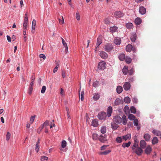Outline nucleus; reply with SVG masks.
<instances>
[{
	"label": "nucleus",
	"instance_id": "5701e85b",
	"mask_svg": "<svg viewBox=\"0 0 161 161\" xmlns=\"http://www.w3.org/2000/svg\"><path fill=\"white\" fill-rule=\"evenodd\" d=\"M33 84H32V83H30L28 89V93L29 95H31V94L32 93L33 89Z\"/></svg>",
	"mask_w": 161,
	"mask_h": 161
},
{
	"label": "nucleus",
	"instance_id": "4468645a",
	"mask_svg": "<svg viewBox=\"0 0 161 161\" xmlns=\"http://www.w3.org/2000/svg\"><path fill=\"white\" fill-rule=\"evenodd\" d=\"M139 12L142 15L145 14L146 13V9L143 6H141L139 8Z\"/></svg>",
	"mask_w": 161,
	"mask_h": 161
},
{
	"label": "nucleus",
	"instance_id": "864d4df0",
	"mask_svg": "<svg viewBox=\"0 0 161 161\" xmlns=\"http://www.w3.org/2000/svg\"><path fill=\"white\" fill-rule=\"evenodd\" d=\"M43 128V127L42 126V125H41V126L39 127V128L37 130V132L40 134L42 130V129Z\"/></svg>",
	"mask_w": 161,
	"mask_h": 161
},
{
	"label": "nucleus",
	"instance_id": "8fccbe9b",
	"mask_svg": "<svg viewBox=\"0 0 161 161\" xmlns=\"http://www.w3.org/2000/svg\"><path fill=\"white\" fill-rule=\"evenodd\" d=\"M134 124L136 126H138V120L137 119H136L134 120Z\"/></svg>",
	"mask_w": 161,
	"mask_h": 161
},
{
	"label": "nucleus",
	"instance_id": "473e14b6",
	"mask_svg": "<svg viewBox=\"0 0 161 161\" xmlns=\"http://www.w3.org/2000/svg\"><path fill=\"white\" fill-rule=\"evenodd\" d=\"M124 101L125 103H130V99L128 97H125L124 99Z\"/></svg>",
	"mask_w": 161,
	"mask_h": 161
},
{
	"label": "nucleus",
	"instance_id": "cd10ccee",
	"mask_svg": "<svg viewBox=\"0 0 161 161\" xmlns=\"http://www.w3.org/2000/svg\"><path fill=\"white\" fill-rule=\"evenodd\" d=\"M122 119L123 124L124 125H126L127 123V119L126 116L125 115H123Z\"/></svg>",
	"mask_w": 161,
	"mask_h": 161
},
{
	"label": "nucleus",
	"instance_id": "a211bd4d",
	"mask_svg": "<svg viewBox=\"0 0 161 161\" xmlns=\"http://www.w3.org/2000/svg\"><path fill=\"white\" fill-rule=\"evenodd\" d=\"M139 145L140 147L142 149H144L147 147L146 142H140Z\"/></svg>",
	"mask_w": 161,
	"mask_h": 161
},
{
	"label": "nucleus",
	"instance_id": "1a4fd4ad",
	"mask_svg": "<svg viewBox=\"0 0 161 161\" xmlns=\"http://www.w3.org/2000/svg\"><path fill=\"white\" fill-rule=\"evenodd\" d=\"M137 38V36L136 33L134 32L132 33L130 37L131 41L132 42H134Z\"/></svg>",
	"mask_w": 161,
	"mask_h": 161
},
{
	"label": "nucleus",
	"instance_id": "5fc2aeb1",
	"mask_svg": "<svg viewBox=\"0 0 161 161\" xmlns=\"http://www.w3.org/2000/svg\"><path fill=\"white\" fill-rule=\"evenodd\" d=\"M132 101L134 103H138V99L137 98L135 97L132 98Z\"/></svg>",
	"mask_w": 161,
	"mask_h": 161
},
{
	"label": "nucleus",
	"instance_id": "4be33fe9",
	"mask_svg": "<svg viewBox=\"0 0 161 161\" xmlns=\"http://www.w3.org/2000/svg\"><path fill=\"white\" fill-rule=\"evenodd\" d=\"M153 133L157 136H159L161 135V132L160 131L156 129H154L152 131Z\"/></svg>",
	"mask_w": 161,
	"mask_h": 161
},
{
	"label": "nucleus",
	"instance_id": "6e6d98bb",
	"mask_svg": "<svg viewBox=\"0 0 161 161\" xmlns=\"http://www.w3.org/2000/svg\"><path fill=\"white\" fill-rule=\"evenodd\" d=\"M135 80V77H131L129 79V82H133Z\"/></svg>",
	"mask_w": 161,
	"mask_h": 161
},
{
	"label": "nucleus",
	"instance_id": "680f3d73",
	"mask_svg": "<svg viewBox=\"0 0 161 161\" xmlns=\"http://www.w3.org/2000/svg\"><path fill=\"white\" fill-rule=\"evenodd\" d=\"M39 57L40 58H42L43 59H46V56H45L43 54H41L39 55Z\"/></svg>",
	"mask_w": 161,
	"mask_h": 161
},
{
	"label": "nucleus",
	"instance_id": "2eb2a0df",
	"mask_svg": "<svg viewBox=\"0 0 161 161\" xmlns=\"http://www.w3.org/2000/svg\"><path fill=\"white\" fill-rule=\"evenodd\" d=\"M114 42L117 45H119L121 42V40L120 38L116 37L114 39Z\"/></svg>",
	"mask_w": 161,
	"mask_h": 161
},
{
	"label": "nucleus",
	"instance_id": "423d86ee",
	"mask_svg": "<svg viewBox=\"0 0 161 161\" xmlns=\"http://www.w3.org/2000/svg\"><path fill=\"white\" fill-rule=\"evenodd\" d=\"M124 15V14L120 11L115 12L114 14V16L116 18H121Z\"/></svg>",
	"mask_w": 161,
	"mask_h": 161
},
{
	"label": "nucleus",
	"instance_id": "0eeeda50",
	"mask_svg": "<svg viewBox=\"0 0 161 161\" xmlns=\"http://www.w3.org/2000/svg\"><path fill=\"white\" fill-rule=\"evenodd\" d=\"M106 63L104 61L100 62L98 65V68L100 70H104L106 68Z\"/></svg>",
	"mask_w": 161,
	"mask_h": 161
},
{
	"label": "nucleus",
	"instance_id": "a878e982",
	"mask_svg": "<svg viewBox=\"0 0 161 161\" xmlns=\"http://www.w3.org/2000/svg\"><path fill=\"white\" fill-rule=\"evenodd\" d=\"M111 126L112 128L114 130H117L119 127L117 125L114 123H111Z\"/></svg>",
	"mask_w": 161,
	"mask_h": 161
},
{
	"label": "nucleus",
	"instance_id": "9d476101",
	"mask_svg": "<svg viewBox=\"0 0 161 161\" xmlns=\"http://www.w3.org/2000/svg\"><path fill=\"white\" fill-rule=\"evenodd\" d=\"M124 89L125 91L129 90L130 88V84L129 82H126L123 85Z\"/></svg>",
	"mask_w": 161,
	"mask_h": 161
},
{
	"label": "nucleus",
	"instance_id": "bb28decb",
	"mask_svg": "<svg viewBox=\"0 0 161 161\" xmlns=\"http://www.w3.org/2000/svg\"><path fill=\"white\" fill-rule=\"evenodd\" d=\"M150 136L148 133L145 134L144 136V138L146 141H148L150 138Z\"/></svg>",
	"mask_w": 161,
	"mask_h": 161
},
{
	"label": "nucleus",
	"instance_id": "2f4dec72",
	"mask_svg": "<svg viewBox=\"0 0 161 161\" xmlns=\"http://www.w3.org/2000/svg\"><path fill=\"white\" fill-rule=\"evenodd\" d=\"M121 100L119 98H117L115 101L114 103L115 105H118L121 103Z\"/></svg>",
	"mask_w": 161,
	"mask_h": 161
},
{
	"label": "nucleus",
	"instance_id": "338daca9",
	"mask_svg": "<svg viewBox=\"0 0 161 161\" xmlns=\"http://www.w3.org/2000/svg\"><path fill=\"white\" fill-rule=\"evenodd\" d=\"M7 39L8 42H11V37L9 36H7Z\"/></svg>",
	"mask_w": 161,
	"mask_h": 161
},
{
	"label": "nucleus",
	"instance_id": "bf43d9fd",
	"mask_svg": "<svg viewBox=\"0 0 161 161\" xmlns=\"http://www.w3.org/2000/svg\"><path fill=\"white\" fill-rule=\"evenodd\" d=\"M134 72V69L132 68L129 71V74L130 75H132L133 74Z\"/></svg>",
	"mask_w": 161,
	"mask_h": 161
},
{
	"label": "nucleus",
	"instance_id": "4d7b16f0",
	"mask_svg": "<svg viewBox=\"0 0 161 161\" xmlns=\"http://www.w3.org/2000/svg\"><path fill=\"white\" fill-rule=\"evenodd\" d=\"M35 116H31L30 119V123L31 124L34 121L35 119Z\"/></svg>",
	"mask_w": 161,
	"mask_h": 161
},
{
	"label": "nucleus",
	"instance_id": "39448f33",
	"mask_svg": "<svg viewBox=\"0 0 161 161\" xmlns=\"http://www.w3.org/2000/svg\"><path fill=\"white\" fill-rule=\"evenodd\" d=\"M113 48L112 45L110 43H108L104 47V50L107 52H110Z\"/></svg>",
	"mask_w": 161,
	"mask_h": 161
},
{
	"label": "nucleus",
	"instance_id": "7c9ffc66",
	"mask_svg": "<svg viewBox=\"0 0 161 161\" xmlns=\"http://www.w3.org/2000/svg\"><path fill=\"white\" fill-rule=\"evenodd\" d=\"M101 132L102 133L104 134L106 132V127L105 126H103L101 128Z\"/></svg>",
	"mask_w": 161,
	"mask_h": 161
},
{
	"label": "nucleus",
	"instance_id": "7ed1b4c3",
	"mask_svg": "<svg viewBox=\"0 0 161 161\" xmlns=\"http://www.w3.org/2000/svg\"><path fill=\"white\" fill-rule=\"evenodd\" d=\"M113 119L114 122L117 124H120L122 122L121 117L118 115L114 116Z\"/></svg>",
	"mask_w": 161,
	"mask_h": 161
},
{
	"label": "nucleus",
	"instance_id": "ea45409f",
	"mask_svg": "<svg viewBox=\"0 0 161 161\" xmlns=\"http://www.w3.org/2000/svg\"><path fill=\"white\" fill-rule=\"evenodd\" d=\"M117 29V27L114 26L113 27H110V30L113 32H114L116 31Z\"/></svg>",
	"mask_w": 161,
	"mask_h": 161
},
{
	"label": "nucleus",
	"instance_id": "de8ad7c7",
	"mask_svg": "<svg viewBox=\"0 0 161 161\" xmlns=\"http://www.w3.org/2000/svg\"><path fill=\"white\" fill-rule=\"evenodd\" d=\"M10 136L11 134L8 131L7 132L6 136V139L7 141H8L9 139Z\"/></svg>",
	"mask_w": 161,
	"mask_h": 161
},
{
	"label": "nucleus",
	"instance_id": "603ef678",
	"mask_svg": "<svg viewBox=\"0 0 161 161\" xmlns=\"http://www.w3.org/2000/svg\"><path fill=\"white\" fill-rule=\"evenodd\" d=\"M28 18H24L23 25H27Z\"/></svg>",
	"mask_w": 161,
	"mask_h": 161
},
{
	"label": "nucleus",
	"instance_id": "4c0bfd02",
	"mask_svg": "<svg viewBox=\"0 0 161 161\" xmlns=\"http://www.w3.org/2000/svg\"><path fill=\"white\" fill-rule=\"evenodd\" d=\"M130 111L131 113L135 114L136 113V110L135 107L133 106H132L130 108Z\"/></svg>",
	"mask_w": 161,
	"mask_h": 161
},
{
	"label": "nucleus",
	"instance_id": "e433bc0d",
	"mask_svg": "<svg viewBox=\"0 0 161 161\" xmlns=\"http://www.w3.org/2000/svg\"><path fill=\"white\" fill-rule=\"evenodd\" d=\"M39 143V142H37L36 145L35 150L37 153L38 152L39 150L40 147Z\"/></svg>",
	"mask_w": 161,
	"mask_h": 161
},
{
	"label": "nucleus",
	"instance_id": "c03bdc74",
	"mask_svg": "<svg viewBox=\"0 0 161 161\" xmlns=\"http://www.w3.org/2000/svg\"><path fill=\"white\" fill-rule=\"evenodd\" d=\"M49 125V121L48 120H46L45 121L42 125V126L43 127H46Z\"/></svg>",
	"mask_w": 161,
	"mask_h": 161
},
{
	"label": "nucleus",
	"instance_id": "c9c22d12",
	"mask_svg": "<svg viewBox=\"0 0 161 161\" xmlns=\"http://www.w3.org/2000/svg\"><path fill=\"white\" fill-rule=\"evenodd\" d=\"M125 59V62L128 64H130L132 61L131 58L129 57H126Z\"/></svg>",
	"mask_w": 161,
	"mask_h": 161
},
{
	"label": "nucleus",
	"instance_id": "c756f323",
	"mask_svg": "<svg viewBox=\"0 0 161 161\" xmlns=\"http://www.w3.org/2000/svg\"><path fill=\"white\" fill-rule=\"evenodd\" d=\"M99 98L100 95L98 93H95L93 97V99L95 101L97 100Z\"/></svg>",
	"mask_w": 161,
	"mask_h": 161
},
{
	"label": "nucleus",
	"instance_id": "052dcab7",
	"mask_svg": "<svg viewBox=\"0 0 161 161\" xmlns=\"http://www.w3.org/2000/svg\"><path fill=\"white\" fill-rule=\"evenodd\" d=\"M76 18L78 20H80V15L78 13V12L76 13Z\"/></svg>",
	"mask_w": 161,
	"mask_h": 161
},
{
	"label": "nucleus",
	"instance_id": "f8f14e48",
	"mask_svg": "<svg viewBox=\"0 0 161 161\" xmlns=\"http://www.w3.org/2000/svg\"><path fill=\"white\" fill-rule=\"evenodd\" d=\"M112 107L111 106H109L108 108L107 112V114L106 115L108 117H110L111 116L112 113Z\"/></svg>",
	"mask_w": 161,
	"mask_h": 161
},
{
	"label": "nucleus",
	"instance_id": "393cba45",
	"mask_svg": "<svg viewBox=\"0 0 161 161\" xmlns=\"http://www.w3.org/2000/svg\"><path fill=\"white\" fill-rule=\"evenodd\" d=\"M125 58V56L124 54H121L119 56V58L120 61H123Z\"/></svg>",
	"mask_w": 161,
	"mask_h": 161
},
{
	"label": "nucleus",
	"instance_id": "6ab92c4d",
	"mask_svg": "<svg viewBox=\"0 0 161 161\" xmlns=\"http://www.w3.org/2000/svg\"><path fill=\"white\" fill-rule=\"evenodd\" d=\"M134 22L136 25H139L141 24L142 19L140 18L137 17L135 19Z\"/></svg>",
	"mask_w": 161,
	"mask_h": 161
},
{
	"label": "nucleus",
	"instance_id": "aec40b11",
	"mask_svg": "<svg viewBox=\"0 0 161 161\" xmlns=\"http://www.w3.org/2000/svg\"><path fill=\"white\" fill-rule=\"evenodd\" d=\"M106 136L105 135H100L98 137V139L99 141H107V140L106 139Z\"/></svg>",
	"mask_w": 161,
	"mask_h": 161
},
{
	"label": "nucleus",
	"instance_id": "20e7f679",
	"mask_svg": "<svg viewBox=\"0 0 161 161\" xmlns=\"http://www.w3.org/2000/svg\"><path fill=\"white\" fill-rule=\"evenodd\" d=\"M107 117V115L105 112H102L99 113L98 115V118L100 120H105Z\"/></svg>",
	"mask_w": 161,
	"mask_h": 161
},
{
	"label": "nucleus",
	"instance_id": "09e8293b",
	"mask_svg": "<svg viewBox=\"0 0 161 161\" xmlns=\"http://www.w3.org/2000/svg\"><path fill=\"white\" fill-rule=\"evenodd\" d=\"M48 158L46 156H42L41 157V161H47Z\"/></svg>",
	"mask_w": 161,
	"mask_h": 161
},
{
	"label": "nucleus",
	"instance_id": "f3484780",
	"mask_svg": "<svg viewBox=\"0 0 161 161\" xmlns=\"http://www.w3.org/2000/svg\"><path fill=\"white\" fill-rule=\"evenodd\" d=\"M102 43V41L101 38L100 37H98L97 38V42L96 44V48L95 51H97V47H98Z\"/></svg>",
	"mask_w": 161,
	"mask_h": 161
},
{
	"label": "nucleus",
	"instance_id": "6e6552de",
	"mask_svg": "<svg viewBox=\"0 0 161 161\" xmlns=\"http://www.w3.org/2000/svg\"><path fill=\"white\" fill-rule=\"evenodd\" d=\"M144 153L147 155H149L150 154L152 151V148L150 145H147L145 148Z\"/></svg>",
	"mask_w": 161,
	"mask_h": 161
},
{
	"label": "nucleus",
	"instance_id": "f704fd0d",
	"mask_svg": "<svg viewBox=\"0 0 161 161\" xmlns=\"http://www.w3.org/2000/svg\"><path fill=\"white\" fill-rule=\"evenodd\" d=\"M99 136L96 133H93L92 135V138L93 140H96L98 139Z\"/></svg>",
	"mask_w": 161,
	"mask_h": 161
},
{
	"label": "nucleus",
	"instance_id": "37998d69",
	"mask_svg": "<svg viewBox=\"0 0 161 161\" xmlns=\"http://www.w3.org/2000/svg\"><path fill=\"white\" fill-rule=\"evenodd\" d=\"M99 83V82L98 81L96 80L93 83L92 86L93 87L96 88L98 86Z\"/></svg>",
	"mask_w": 161,
	"mask_h": 161
},
{
	"label": "nucleus",
	"instance_id": "f257e3e1",
	"mask_svg": "<svg viewBox=\"0 0 161 161\" xmlns=\"http://www.w3.org/2000/svg\"><path fill=\"white\" fill-rule=\"evenodd\" d=\"M139 142H134L132 149L133 152L135 153L138 156H140L142 154L143 150L141 147H139Z\"/></svg>",
	"mask_w": 161,
	"mask_h": 161
},
{
	"label": "nucleus",
	"instance_id": "e2e57ef3",
	"mask_svg": "<svg viewBox=\"0 0 161 161\" xmlns=\"http://www.w3.org/2000/svg\"><path fill=\"white\" fill-rule=\"evenodd\" d=\"M62 19L61 20L60 19H59V23L61 24H63L64 23V21L63 19V17L62 16Z\"/></svg>",
	"mask_w": 161,
	"mask_h": 161
},
{
	"label": "nucleus",
	"instance_id": "ddd939ff",
	"mask_svg": "<svg viewBox=\"0 0 161 161\" xmlns=\"http://www.w3.org/2000/svg\"><path fill=\"white\" fill-rule=\"evenodd\" d=\"M98 125V120L97 119H94L92 121L91 125L94 127H97Z\"/></svg>",
	"mask_w": 161,
	"mask_h": 161
},
{
	"label": "nucleus",
	"instance_id": "c85d7f7f",
	"mask_svg": "<svg viewBox=\"0 0 161 161\" xmlns=\"http://www.w3.org/2000/svg\"><path fill=\"white\" fill-rule=\"evenodd\" d=\"M111 152L110 150H106L104 152H101L99 153L100 155H106L109 153Z\"/></svg>",
	"mask_w": 161,
	"mask_h": 161
},
{
	"label": "nucleus",
	"instance_id": "b1692460",
	"mask_svg": "<svg viewBox=\"0 0 161 161\" xmlns=\"http://www.w3.org/2000/svg\"><path fill=\"white\" fill-rule=\"evenodd\" d=\"M132 45L130 44H128L126 47L125 49L126 52H130L132 50Z\"/></svg>",
	"mask_w": 161,
	"mask_h": 161
},
{
	"label": "nucleus",
	"instance_id": "9b49d317",
	"mask_svg": "<svg viewBox=\"0 0 161 161\" xmlns=\"http://www.w3.org/2000/svg\"><path fill=\"white\" fill-rule=\"evenodd\" d=\"M100 56L102 58L104 59L107 58L108 57V54L103 51H102L100 53Z\"/></svg>",
	"mask_w": 161,
	"mask_h": 161
},
{
	"label": "nucleus",
	"instance_id": "0e129e2a",
	"mask_svg": "<svg viewBox=\"0 0 161 161\" xmlns=\"http://www.w3.org/2000/svg\"><path fill=\"white\" fill-rule=\"evenodd\" d=\"M108 146V145H104L102 146V147H101V150H105Z\"/></svg>",
	"mask_w": 161,
	"mask_h": 161
},
{
	"label": "nucleus",
	"instance_id": "dca6fc26",
	"mask_svg": "<svg viewBox=\"0 0 161 161\" xmlns=\"http://www.w3.org/2000/svg\"><path fill=\"white\" fill-rule=\"evenodd\" d=\"M67 145L66 142H62L61 143V147L59 148V149L63 151H66L67 149L65 148L64 150H63L62 148H65Z\"/></svg>",
	"mask_w": 161,
	"mask_h": 161
},
{
	"label": "nucleus",
	"instance_id": "69168bd1",
	"mask_svg": "<svg viewBox=\"0 0 161 161\" xmlns=\"http://www.w3.org/2000/svg\"><path fill=\"white\" fill-rule=\"evenodd\" d=\"M129 112V109L128 106H126L124 108V110L125 112L126 113V110Z\"/></svg>",
	"mask_w": 161,
	"mask_h": 161
},
{
	"label": "nucleus",
	"instance_id": "58836bf2",
	"mask_svg": "<svg viewBox=\"0 0 161 161\" xmlns=\"http://www.w3.org/2000/svg\"><path fill=\"white\" fill-rule=\"evenodd\" d=\"M135 117L133 114H130L128 115V119L130 120H134L135 119Z\"/></svg>",
	"mask_w": 161,
	"mask_h": 161
},
{
	"label": "nucleus",
	"instance_id": "49530a36",
	"mask_svg": "<svg viewBox=\"0 0 161 161\" xmlns=\"http://www.w3.org/2000/svg\"><path fill=\"white\" fill-rule=\"evenodd\" d=\"M46 86H42L41 90V92L42 93H44L46 90Z\"/></svg>",
	"mask_w": 161,
	"mask_h": 161
},
{
	"label": "nucleus",
	"instance_id": "a19ab883",
	"mask_svg": "<svg viewBox=\"0 0 161 161\" xmlns=\"http://www.w3.org/2000/svg\"><path fill=\"white\" fill-rule=\"evenodd\" d=\"M131 144V142H129L127 143H124L122 144V147H129Z\"/></svg>",
	"mask_w": 161,
	"mask_h": 161
},
{
	"label": "nucleus",
	"instance_id": "a18cd8bd",
	"mask_svg": "<svg viewBox=\"0 0 161 161\" xmlns=\"http://www.w3.org/2000/svg\"><path fill=\"white\" fill-rule=\"evenodd\" d=\"M122 72L125 75L127 74L128 72V68H123L122 69Z\"/></svg>",
	"mask_w": 161,
	"mask_h": 161
},
{
	"label": "nucleus",
	"instance_id": "13d9d810",
	"mask_svg": "<svg viewBox=\"0 0 161 161\" xmlns=\"http://www.w3.org/2000/svg\"><path fill=\"white\" fill-rule=\"evenodd\" d=\"M62 40V44L64 47H66V46H67V43L65 42L64 40L62 38H61Z\"/></svg>",
	"mask_w": 161,
	"mask_h": 161
},
{
	"label": "nucleus",
	"instance_id": "f03ea898",
	"mask_svg": "<svg viewBox=\"0 0 161 161\" xmlns=\"http://www.w3.org/2000/svg\"><path fill=\"white\" fill-rule=\"evenodd\" d=\"M131 135L130 134H128L126 135L123 136H122L117 137L115 141H122V140L126 141L127 140H129L130 139Z\"/></svg>",
	"mask_w": 161,
	"mask_h": 161
},
{
	"label": "nucleus",
	"instance_id": "72a5a7b5",
	"mask_svg": "<svg viewBox=\"0 0 161 161\" xmlns=\"http://www.w3.org/2000/svg\"><path fill=\"white\" fill-rule=\"evenodd\" d=\"M126 27L128 29H131L133 27V25L131 23H128L126 24Z\"/></svg>",
	"mask_w": 161,
	"mask_h": 161
},
{
	"label": "nucleus",
	"instance_id": "412c9836",
	"mask_svg": "<svg viewBox=\"0 0 161 161\" xmlns=\"http://www.w3.org/2000/svg\"><path fill=\"white\" fill-rule=\"evenodd\" d=\"M116 90L118 94H120L123 91L122 87L121 86H118L117 87Z\"/></svg>",
	"mask_w": 161,
	"mask_h": 161
},
{
	"label": "nucleus",
	"instance_id": "774afa93",
	"mask_svg": "<svg viewBox=\"0 0 161 161\" xmlns=\"http://www.w3.org/2000/svg\"><path fill=\"white\" fill-rule=\"evenodd\" d=\"M62 77L63 78H64L65 77V76H66L65 73L64 71H62Z\"/></svg>",
	"mask_w": 161,
	"mask_h": 161
},
{
	"label": "nucleus",
	"instance_id": "3c124183",
	"mask_svg": "<svg viewBox=\"0 0 161 161\" xmlns=\"http://www.w3.org/2000/svg\"><path fill=\"white\" fill-rule=\"evenodd\" d=\"M81 101H83L84 100V91H82L81 92Z\"/></svg>",
	"mask_w": 161,
	"mask_h": 161
},
{
	"label": "nucleus",
	"instance_id": "79ce46f5",
	"mask_svg": "<svg viewBox=\"0 0 161 161\" xmlns=\"http://www.w3.org/2000/svg\"><path fill=\"white\" fill-rule=\"evenodd\" d=\"M36 25V21L35 19H33L32 22V30H35Z\"/></svg>",
	"mask_w": 161,
	"mask_h": 161
}]
</instances>
